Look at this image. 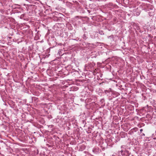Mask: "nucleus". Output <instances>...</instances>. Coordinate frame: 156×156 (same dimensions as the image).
<instances>
[{
	"label": "nucleus",
	"mask_w": 156,
	"mask_h": 156,
	"mask_svg": "<svg viewBox=\"0 0 156 156\" xmlns=\"http://www.w3.org/2000/svg\"><path fill=\"white\" fill-rule=\"evenodd\" d=\"M143 129H140V132H142L143 131Z\"/></svg>",
	"instance_id": "nucleus-7"
},
{
	"label": "nucleus",
	"mask_w": 156,
	"mask_h": 156,
	"mask_svg": "<svg viewBox=\"0 0 156 156\" xmlns=\"http://www.w3.org/2000/svg\"><path fill=\"white\" fill-rule=\"evenodd\" d=\"M136 130L134 128L131 129L129 131L128 133L130 135H132L134 132H136Z\"/></svg>",
	"instance_id": "nucleus-1"
},
{
	"label": "nucleus",
	"mask_w": 156,
	"mask_h": 156,
	"mask_svg": "<svg viewBox=\"0 0 156 156\" xmlns=\"http://www.w3.org/2000/svg\"><path fill=\"white\" fill-rule=\"evenodd\" d=\"M94 150H93V151L94 152Z\"/></svg>",
	"instance_id": "nucleus-12"
},
{
	"label": "nucleus",
	"mask_w": 156,
	"mask_h": 156,
	"mask_svg": "<svg viewBox=\"0 0 156 156\" xmlns=\"http://www.w3.org/2000/svg\"><path fill=\"white\" fill-rule=\"evenodd\" d=\"M110 91L109 90H105V93L106 94L107 93H109L110 92Z\"/></svg>",
	"instance_id": "nucleus-4"
},
{
	"label": "nucleus",
	"mask_w": 156,
	"mask_h": 156,
	"mask_svg": "<svg viewBox=\"0 0 156 156\" xmlns=\"http://www.w3.org/2000/svg\"><path fill=\"white\" fill-rule=\"evenodd\" d=\"M52 80V78H49V80Z\"/></svg>",
	"instance_id": "nucleus-8"
},
{
	"label": "nucleus",
	"mask_w": 156,
	"mask_h": 156,
	"mask_svg": "<svg viewBox=\"0 0 156 156\" xmlns=\"http://www.w3.org/2000/svg\"><path fill=\"white\" fill-rule=\"evenodd\" d=\"M104 83V82H103L101 83L102 84V83Z\"/></svg>",
	"instance_id": "nucleus-14"
},
{
	"label": "nucleus",
	"mask_w": 156,
	"mask_h": 156,
	"mask_svg": "<svg viewBox=\"0 0 156 156\" xmlns=\"http://www.w3.org/2000/svg\"><path fill=\"white\" fill-rule=\"evenodd\" d=\"M48 70H49V69H48L47 70V71H48Z\"/></svg>",
	"instance_id": "nucleus-16"
},
{
	"label": "nucleus",
	"mask_w": 156,
	"mask_h": 156,
	"mask_svg": "<svg viewBox=\"0 0 156 156\" xmlns=\"http://www.w3.org/2000/svg\"><path fill=\"white\" fill-rule=\"evenodd\" d=\"M51 116L49 115V119L51 118Z\"/></svg>",
	"instance_id": "nucleus-10"
},
{
	"label": "nucleus",
	"mask_w": 156,
	"mask_h": 156,
	"mask_svg": "<svg viewBox=\"0 0 156 156\" xmlns=\"http://www.w3.org/2000/svg\"><path fill=\"white\" fill-rule=\"evenodd\" d=\"M51 15V14L49 13V16H50Z\"/></svg>",
	"instance_id": "nucleus-15"
},
{
	"label": "nucleus",
	"mask_w": 156,
	"mask_h": 156,
	"mask_svg": "<svg viewBox=\"0 0 156 156\" xmlns=\"http://www.w3.org/2000/svg\"><path fill=\"white\" fill-rule=\"evenodd\" d=\"M49 73H51L50 72H49ZM52 75H51V73H49V76H51Z\"/></svg>",
	"instance_id": "nucleus-6"
},
{
	"label": "nucleus",
	"mask_w": 156,
	"mask_h": 156,
	"mask_svg": "<svg viewBox=\"0 0 156 156\" xmlns=\"http://www.w3.org/2000/svg\"><path fill=\"white\" fill-rule=\"evenodd\" d=\"M121 152H122L121 153H122V152L123 151H121Z\"/></svg>",
	"instance_id": "nucleus-13"
},
{
	"label": "nucleus",
	"mask_w": 156,
	"mask_h": 156,
	"mask_svg": "<svg viewBox=\"0 0 156 156\" xmlns=\"http://www.w3.org/2000/svg\"><path fill=\"white\" fill-rule=\"evenodd\" d=\"M86 37V34H84L83 35V38L84 39V38H85Z\"/></svg>",
	"instance_id": "nucleus-5"
},
{
	"label": "nucleus",
	"mask_w": 156,
	"mask_h": 156,
	"mask_svg": "<svg viewBox=\"0 0 156 156\" xmlns=\"http://www.w3.org/2000/svg\"><path fill=\"white\" fill-rule=\"evenodd\" d=\"M87 11H88V12L89 13H90V10H87Z\"/></svg>",
	"instance_id": "nucleus-9"
},
{
	"label": "nucleus",
	"mask_w": 156,
	"mask_h": 156,
	"mask_svg": "<svg viewBox=\"0 0 156 156\" xmlns=\"http://www.w3.org/2000/svg\"><path fill=\"white\" fill-rule=\"evenodd\" d=\"M127 133L124 132H122L120 133V135L122 138L125 137Z\"/></svg>",
	"instance_id": "nucleus-2"
},
{
	"label": "nucleus",
	"mask_w": 156,
	"mask_h": 156,
	"mask_svg": "<svg viewBox=\"0 0 156 156\" xmlns=\"http://www.w3.org/2000/svg\"><path fill=\"white\" fill-rule=\"evenodd\" d=\"M53 126V125H51V127H52V126Z\"/></svg>",
	"instance_id": "nucleus-11"
},
{
	"label": "nucleus",
	"mask_w": 156,
	"mask_h": 156,
	"mask_svg": "<svg viewBox=\"0 0 156 156\" xmlns=\"http://www.w3.org/2000/svg\"><path fill=\"white\" fill-rule=\"evenodd\" d=\"M24 14H22L20 16V18L21 19H23V18L24 17Z\"/></svg>",
	"instance_id": "nucleus-3"
}]
</instances>
